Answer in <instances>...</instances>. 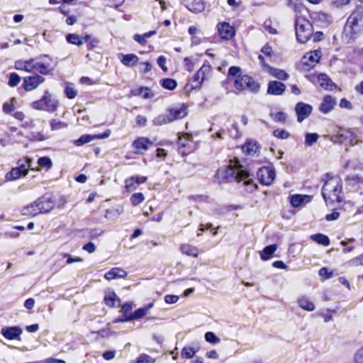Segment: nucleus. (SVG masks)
Returning <instances> with one entry per match:
<instances>
[{"instance_id": "45", "label": "nucleus", "mask_w": 363, "mask_h": 363, "mask_svg": "<svg viewBox=\"0 0 363 363\" xmlns=\"http://www.w3.org/2000/svg\"><path fill=\"white\" fill-rule=\"evenodd\" d=\"M318 138L319 135L317 133H306L305 135V145L308 147L312 146L318 140Z\"/></svg>"}, {"instance_id": "41", "label": "nucleus", "mask_w": 363, "mask_h": 363, "mask_svg": "<svg viewBox=\"0 0 363 363\" xmlns=\"http://www.w3.org/2000/svg\"><path fill=\"white\" fill-rule=\"evenodd\" d=\"M96 138L97 136L94 135H82L79 139L74 140V144L76 146H82L96 139Z\"/></svg>"}, {"instance_id": "6", "label": "nucleus", "mask_w": 363, "mask_h": 363, "mask_svg": "<svg viewBox=\"0 0 363 363\" xmlns=\"http://www.w3.org/2000/svg\"><path fill=\"white\" fill-rule=\"evenodd\" d=\"M361 19L362 15L358 11L352 12L347 19L345 31L350 34L352 38H354L360 31L359 21Z\"/></svg>"}, {"instance_id": "2", "label": "nucleus", "mask_w": 363, "mask_h": 363, "mask_svg": "<svg viewBox=\"0 0 363 363\" xmlns=\"http://www.w3.org/2000/svg\"><path fill=\"white\" fill-rule=\"evenodd\" d=\"M322 195L327 205L340 203L343 199L342 182L340 177L328 179L322 188Z\"/></svg>"}, {"instance_id": "35", "label": "nucleus", "mask_w": 363, "mask_h": 363, "mask_svg": "<svg viewBox=\"0 0 363 363\" xmlns=\"http://www.w3.org/2000/svg\"><path fill=\"white\" fill-rule=\"evenodd\" d=\"M38 167L36 168L39 169L38 171H40L41 169H44L45 171L50 170L52 167V162L51 159L48 157H41L38 160Z\"/></svg>"}, {"instance_id": "44", "label": "nucleus", "mask_w": 363, "mask_h": 363, "mask_svg": "<svg viewBox=\"0 0 363 363\" xmlns=\"http://www.w3.org/2000/svg\"><path fill=\"white\" fill-rule=\"evenodd\" d=\"M271 74L280 80H286L289 77V74L284 70L277 68L272 69Z\"/></svg>"}, {"instance_id": "50", "label": "nucleus", "mask_w": 363, "mask_h": 363, "mask_svg": "<svg viewBox=\"0 0 363 363\" xmlns=\"http://www.w3.org/2000/svg\"><path fill=\"white\" fill-rule=\"evenodd\" d=\"M21 81L19 75L15 72L10 74L9 79V85L11 87H14L18 85Z\"/></svg>"}, {"instance_id": "63", "label": "nucleus", "mask_w": 363, "mask_h": 363, "mask_svg": "<svg viewBox=\"0 0 363 363\" xmlns=\"http://www.w3.org/2000/svg\"><path fill=\"white\" fill-rule=\"evenodd\" d=\"M133 39L140 45H145L147 41L143 35L135 34Z\"/></svg>"}, {"instance_id": "38", "label": "nucleus", "mask_w": 363, "mask_h": 363, "mask_svg": "<svg viewBox=\"0 0 363 363\" xmlns=\"http://www.w3.org/2000/svg\"><path fill=\"white\" fill-rule=\"evenodd\" d=\"M311 238L315 242L322 245L323 246H328L330 245L329 238L322 233H317L312 235Z\"/></svg>"}, {"instance_id": "62", "label": "nucleus", "mask_w": 363, "mask_h": 363, "mask_svg": "<svg viewBox=\"0 0 363 363\" xmlns=\"http://www.w3.org/2000/svg\"><path fill=\"white\" fill-rule=\"evenodd\" d=\"M233 130H230V136L233 138H238L240 137V133L238 131V126L237 123H233L232 125Z\"/></svg>"}, {"instance_id": "33", "label": "nucleus", "mask_w": 363, "mask_h": 363, "mask_svg": "<svg viewBox=\"0 0 363 363\" xmlns=\"http://www.w3.org/2000/svg\"><path fill=\"white\" fill-rule=\"evenodd\" d=\"M277 250V245L276 244L266 246L262 251L259 252L261 259L263 260L269 259Z\"/></svg>"}, {"instance_id": "64", "label": "nucleus", "mask_w": 363, "mask_h": 363, "mask_svg": "<svg viewBox=\"0 0 363 363\" xmlns=\"http://www.w3.org/2000/svg\"><path fill=\"white\" fill-rule=\"evenodd\" d=\"M166 58L164 56H160L157 58V64L162 68V69L164 72H167V68L165 66Z\"/></svg>"}, {"instance_id": "32", "label": "nucleus", "mask_w": 363, "mask_h": 363, "mask_svg": "<svg viewBox=\"0 0 363 363\" xmlns=\"http://www.w3.org/2000/svg\"><path fill=\"white\" fill-rule=\"evenodd\" d=\"M180 250L183 254L188 256L197 257L199 255V249L197 247L190 244H183L181 246Z\"/></svg>"}, {"instance_id": "53", "label": "nucleus", "mask_w": 363, "mask_h": 363, "mask_svg": "<svg viewBox=\"0 0 363 363\" xmlns=\"http://www.w3.org/2000/svg\"><path fill=\"white\" fill-rule=\"evenodd\" d=\"M274 135L280 139H286L289 136V133L284 129H277L275 130L273 133Z\"/></svg>"}, {"instance_id": "51", "label": "nucleus", "mask_w": 363, "mask_h": 363, "mask_svg": "<svg viewBox=\"0 0 363 363\" xmlns=\"http://www.w3.org/2000/svg\"><path fill=\"white\" fill-rule=\"evenodd\" d=\"M67 127L65 123L53 119L50 121V128L52 130H58Z\"/></svg>"}, {"instance_id": "19", "label": "nucleus", "mask_w": 363, "mask_h": 363, "mask_svg": "<svg viewBox=\"0 0 363 363\" xmlns=\"http://www.w3.org/2000/svg\"><path fill=\"white\" fill-rule=\"evenodd\" d=\"M168 113L172 122L174 120L182 119L187 115V106L182 104L179 107H175L169 110Z\"/></svg>"}, {"instance_id": "18", "label": "nucleus", "mask_w": 363, "mask_h": 363, "mask_svg": "<svg viewBox=\"0 0 363 363\" xmlns=\"http://www.w3.org/2000/svg\"><path fill=\"white\" fill-rule=\"evenodd\" d=\"M286 90V86L278 81H271L268 84L267 93L272 95H281Z\"/></svg>"}, {"instance_id": "27", "label": "nucleus", "mask_w": 363, "mask_h": 363, "mask_svg": "<svg viewBox=\"0 0 363 363\" xmlns=\"http://www.w3.org/2000/svg\"><path fill=\"white\" fill-rule=\"evenodd\" d=\"M318 81L321 87L328 90H333L335 88V84L325 74H320L318 76Z\"/></svg>"}, {"instance_id": "60", "label": "nucleus", "mask_w": 363, "mask_h": 363, "mask_svg": "<svg viewBox=\"0 0 363 363\" xmlns=\"http://www.w3.org/2000/svg\"><path fill=\"white\" fill-rule=\"evenodd\" d=\"M82 249L89 253H92L95 251L96 247L93 242H89L83 246Z\"/></svg>"}, {"instance_id": "23", "label": "nucleus", "mask_w": 363, "mask_h": 363, "mask_svg": "<svg viewBox=\"0 0 363 363\" xmlns=\"http://www.w3.org/2000/svg\"><path fill=\"white\" fill-rule=\"evenodd\" d=\"M185 6L193 13H200L204 10L203 0H185Z\"/></svg>"}, {"instance_id": "59", "label": "nucleus", "mask_w": 363, "mask_h": 363, "mask_svg": "<svg viewBox=\"0 0 363 363\" xmlns=\"http://www.w3.org/2000/svg\"><path fill=\"white\" fill-rule=\"evenodd\" d=\"M319 275L321 277H325L326 279H330L333 277V272H328L326 267H322L319 270Z\"/></svg>"}, {"instance_id": "43", "label": "nucleus", "mask_w": 363, "mask_h": 363, "mask_svg": "<svg viewBox=\"0 0 363 363\" xmlns=\"http://www.w3.org/2000/svg\"><path fill=\"white\" fill-rule=\"evenodd\" d=\"M65 94L68 99H72L76 97L77 92L74 89V85L72 84L66 83V86L65 87Z\"/></svg>"}, {"instance_id": "55", "label": "nucleus", "mask_w": 363, "mask_h": 363, "mask_svg": "<svg viewBox=\"0 0 363 363\" xmlns=\"http://www.w3.org/2000/svg\"><path fill=\"white\" fill-rule=\"evenodd\" d=\"M132 311V306L130 303H126L122 306L121 311L124 315V318L129 315H130V311Z\"/></svg>"}, {"instance_id": "58", "label": "nucleus", "mask_w": 363, "mask_h": 363, "mask_svg": "<svg viewBox=\"0 0 363 363\" xmlns=\"http://www.w3.org/2000/svg\"><path fill=\"white\" fill-rule=\"evenodd\" d=\"M179 300V296L176 295H166L164 297V301L168 304H172L177 302Z\"/></svg>"}, {"instance_id": "36", "label": "nucleus", "mask_w": 363, "mask_h": 363, "mask_svg": "<svg viewBox=\"0 0 363 363\" xmlns=\"http://www.w3.org/2000/svg\"><path fill=\"white\" fill-rule=\"evenodd\" d=\"M89 38V35L85 36L84 38H81L77 34H68L66 36V39L68 43L77 45H81L84 43V41H87Z\"/></svg>"}, {"instance_id": "57", "label": "nucleus", "mask_w": 363, "mask_h": 363, "mask_svg": "<svg viewBox=\"0 0 363 363\" xmlns=\"http://www.w3.org/2000/svg\"><path fill=\"white\" fill-rule=\"evenodd\" d=\"M151 357L147 354H140L136 361V363H150Z\"/></svg>"}, {"instance_id": "4", "label": "nucleus", "mask_w": 363, "mask_h": 363, "mask_svg": "<svg viewBox=\"0 0 363 363\" xmlns=\"http://www.w3.org/2000/svg\"><path fill=\"white\" fill-rule=\"evenodd\" d=\"M296 35L301 43H306L312 36L313 28L312 23L302 16H297L295 22Z\"/></svg>"}, {"instance_id": "31", "label": "nucleus", "mask_w": 363, "mask_h": 363, "mask_svg": "<svg viewBox=\"0 0 363 363\" xmlns=\"http://www.w3.org/2000/svg\"><path fill=\"white\" fill-rule=\"evenodd\" d=\"M105 303L110 307H118L121 305V300L114 292L106 294L104 297Z\"/></svg>"}, {"instance_id": "24", "label": "nucleus", "mask_w": 363, "mask_h": 363, "mask_svg": "<svg viewBox=\"0 0 363 363\" xmlns=\"http://www.w3.org/2000/svg\"><path fill=\"white\" fill-rule=\"evenodd\" d=\"M335 104V98L331 96H326L320 104L319 110L323 113H328L333 110Z\"/></svg>"}, {"instance_id": "39", "label": "nucleus", "mask_w": 363, "mask_h": 363, "mask_svg": "<svg viewBox=\"0 0 363 363\" xmlns=\"http://www.w3.org/2000/svg\"><path fill=\"white\" fill-rule=\"evenodd\" d=\"M22 176H23V173L17 167H13L6 174L5 178L6 181H14Z\"/></svg>"}, {"instance_id": "16", "label": "nucleus", "mask_w": 363, "mask_h": 363, "mask_svg": "<svg viewBox=\"0 0 363 363\" xmlns=\"http://www.w3.org/2000/svg\"><path fill=\"white\" fill-rule=\"evenodd\" d=\"M36 203L40 208V213H46L50 211L55 206L54 201L50 197H41L36 200Z\"/></svg>"}, {"instance_id": "25", "label": "nucleus", "mask_w": 363, "mask_h": 363, "mask_svg": "<svg viewBox=\"0 0 363 363\" xmlns=\"http://www.w3.org/2000/svg\"><path fill=\"white\" fill-rule=\"evenodd\" d=\"M14 67L17 70L33 72H34V59L28 61L18 60L15 62Z\"/></svg>"}, {"instance_id": "13", "label": "nucleus", "mask_w": 363, "mask_h": 363, "mask_svg": "<svg viewBox=\"0 0 363 363\" xmlns=\"http://www.w3.org/2000/svg\"><path fill=\"white\" fill-rule=\"evenodd\" d=\"M33 159L26 157L18 160V167H16L23 174L26 176L28 174V170L36 172L39 169L33 167Z\"/></svg>"}, {"instance_id": "49", "label": "nucleus", "mask_w": 363, "mask_h": 363, "mask_svg": "<svg viewBox=\"0 0 363 363\" xmlns=\"http://www.w3.org/2000/svg\"><path fill=\"white\" fill-rule=\"evenodd\" d=\"M205 340L206 342L211 344H218L220 342V339L213 332L206 333Z\"/></svg>"}, {"instance_id": "48", "label": "nucleus", "mask_w": 363, "mask_h": 363, "mask_svg": "<svg viewBox=\"0 0 363 363\" xmlns=\"http://www.w3.org/2000/svg\"><path fill=\"white\" fill-rule=\"evenodd\" d=\"M145 200V196L142 193H135L130 196V201L133 205L137 206Z\"/></svg>"}, {"instance_id": "26", "label": "nucleus", "mask_w": 363, "mask_h": 363, "mask_svg": "<svg viewBox=\"0 0 363 363\" xmlns=\"http://www.w3.org/2000/svg\"><path fill=\"white\" fill-rule=\"evenodd\" d=\"M127 276V272L118 267L112 268L104 275L105 279L107 280H112L117 278H124Z\"/></svg>"}, {"instance_id": "46", "label": "nucleus", "mask_w": 363, "mask_h": 363, "mask_svg": "<svg viewBox=\"0 0 363 363\" xmlns=\"http://www.w3.org/2000/svg\"><path fill=\"white\" fill-rule=\"evenodd\" d=\"M347 265L349 267H358L363 265V258L362 255H360L357 257H355L349 261L347 262Z\"/></svg>"}, {"instance_id": "1", "label": "nucleus", "mask_w": 363, "mask_h": 363, "mask_svg": "<svg viewBox=\"0 0 363 363\" xmlns=\"http://www.w3.org/2000/svg\"><path fill=\"white\" fill-rule=\"evenodd\" d=\"M223 179L228 182H244V184L247 186V191L252 192L257 189L256 184L253 183L251 174L243 166L238 162L230 163L224 170H220Z\"/></svg>"}, {"instance_id": "61", "label": "nucleus", "mask_w": 363, "mask_h": 363, "mask_svg": "<svg viewBox=\"0 0 363 363\" xmlns=\"http://www.w3.org/2000/svg\"><path fill=\"white\" fill-rule=\"evenodd\" d=\"M355 363H363V347L359 349L354 356Z\"/></svg>"}, {"instance_id": "56", "label": "nucleus", "mask_w": 363, "mask_h": 363, "mask_svg": "<svg viewBox=\"0 0 363 363\" xmlns=\"http://www.w3.org/2000/svg\"><path fill=\"white\" fill-rule=\"evenodd\" d=\"M140 72L143 73H147L149 72L152 69V65L148 62H141L140 64Z\"/></svg>"}, {"instance_id": "17", "label": "nucleus", "mask_w": 363, "mask_h": 363, "mask_svg": "<svg viewBox=\"0 0 363 363\" xmlns=\"http://www.w3.org/2000/svg\"><path fill=\"white\" fill-rule=\"evenodd\" d=\"M153 307V303H149L147 306L144 308H140L134 311L133 314L129 315L123 319H121L119 322H126L130 321L133 320H136L143 318L145 316L149 310Z\"/></svg>"}, {"instance_id": "11", "label": "nucleus", "mask_w": 363, "mask_h": 363, "mask_svg": "<svg viewBox=\"0 0 363 363\" xmlns=\"http://www.w3.org/2000/svg\"><path fill=\"white\" fill-rule=\"evenodd\" d=\"M211 67L208 64H203V66L198 70L192 78L193 82L196 83L194 86V89L200 88L203 82L205 79V75L211 71Z\"/></svg>"}, {"instance_id": "14", "label": "nucleus", "mask_w": 363, "mask_h": 363, "mask_svg": "<svg viewBox=\"0 0 363 363\" xmlns=\"http://www.w3.org/2000/svg\"><path fill=\"white\" fill-rule=\"evenodd\" d=\"M217 27L218 33L223 39L228 40L233 38L235 35V29L228 23H219Z\"/></svg>"}, {"instance_id": "3", "label": "nucleus", "mask_w": 363, "mask_h": 363, "mask_svg": "<svg viewBox=\"0 0 363 363\" xmlns=\"http://www.w3.org/2000/svg\"><path fill=\"white\" fill-rule=\"evenodd\" d=\"M59 106L58 99L48 90H45L44 95L39 100L33 101L31 107L36 110L45 111L49 113L55 112Z\"/></svg>"}, {"instance_id": "8", "label": "nucleus", "mask_w": 363, "mask_h": 363, "mask_svg": "<svg viewBox=\"0 0 363 363\" xmlns=\"http://www.w3.org/2000/svg\"><path fill=\"white\" fill-rule=\"evenodd\" d=\"M257 177L261 184L269 186L275 179V172L270 167H263L257 171Z\"/></svg>"}, {"instance_id": "21", "label": "nucleus", "mask_w": 363, "mask_h": 363, "mask_svg": "<svg viewBox=\"0 0 363 363\" xmlns=\"http://www.w3.org/2000/svg\"><path fill=\"white\" fill-rule=\"evenodd\" d=\"M33 67L34 71H37L43 75H48L53 70V67H52L51 64L50 62L38 61L35 59Z\"/></svg>"}, {"instance_id": "15", "label": "nucleus", "mask_w": 363, "mask_h": 363, "mask_svg": "<svg viewBox=\"0 0 363 363\" xmlns=\"http://www.w3.org/2000/svg\"><path fill=\"white\" fill-rule=\"evenodd\" d=\"M22 333V329L19 326L5 327L1 329V334L8 340H19Z\"/></svg>"}, {"instance_id": "12", "label": "nucleus", "mask_w": 363, "mask_h": 363, "mask_svg": "<svg viewBox=\"0 0 363 363\" xmlns=\"http://www.w3.org/2000/svg\"><path fill=\"white\" fill-rule=\"evenodd\" d=\"M321 57V51L319 50L311 51L304 55L303 58V63L308 67V68L313 67L318 63Z\"/></svg>"}, {"instance_id": "30", "label": "nucleus", "mask_w": 363, "mask_h": 363, "mask_svg": "<svg viewBox=\"0 0 363 363\" xmlns=\"http://www.w3.org/2000/svg\"><path fill=\"white\" fill-rule=\"evenodd\" d=\"M22 214L24 216H37L40 214V208L35 201L33 203L23 208Z\"/></svg>"}, {"instance_id": "52", "label": "nucleus", "mask_w": 363, "mask_h": 363, "mask_svg": "<svg viewBox=\"0 0 363 363\" xmlns=\"http://www.w3.org/2000/svg\"><path fill=\"white\" fill-rule=\"evenodd\" d=\"M272 117L273 120L276 122H281L284 123L286 120V114L284 112H277L274 114H272Z\"/></svg>"}, {"instance_id": "47", "label": "nucleus", "mask_w": 363, "mask_h": 363, "mask_svg": "<svg viewBox=\"0 0 363 363\" xmlns=\"http://www.w3.org/2000/svg\"><path fill=\"white\" fill-rule=\"evenodd\" d=\"M195 353L196 351L194 350V348L191 347H185L182 349L181 355L182 358L191 359L194 356Z\"/></svg>"}, {"instance_id": "54", "label": "nucleus", "mask_w": 363, "mask_h": 363, "mask_svg": "<svg viewBox=\"0 0 363 363\" xmlns=\"http://www.w3.org/2000/svg\"><path fill=\"white\" fill-rule=\"evenodd\" d=\"M140 94L141 97L145 99H147L153 96L150 90L147 87H141L140 89Z\"/></svg>"}, {"instance_id": "40", "label": "nucleus", "mask_w": 363, "mask_h": 363, "mask_svg": "<svg viewBox=\"0 0 363 363\" xmlns=\"http://www.w3.org/2000/svg\"><path fill=\"white\" fill-rule=\"evenodd\" d=\"M172 122L169 113L161 114L154 118L152 123L155 125H162Z\"/></svg>"}, {"instance_id": "37", "label": "nucleus", "mask_w": 363, "mask_h": 363, "mask_svg": "<svg viewBox=\"0 0 363 363\" xmlns=\"http://www.w3.org/2000/svg\"><path fill=\"white\" fill-rule=\"evenodd\" d=\"M298 304L305 311H313L315 310V305L307 297L303 296L298 298Z\"/></svg>"}, {"instance_id": "20", "label": "nucleus", "mask_w": 363, "mask_h": 363, "mask_svg": "<svg viewBox=\"0 0 363 363\" xmlns=\"http://www.w3.org/2000/svg\"><path fill=\"white\" fill-rule=\"evenodd\" d=\"M133 145L138 150L136 153H143V151L147 150L152 145V143L148 138L141 137L136 139Z\"/></svg>"}, {"instance_id": "7", "label": "nucleus", "mask_w": 363, "mask_h": 363, "mask_svg": "<svg viewBox=\"0 0 363 363\" xmlns=\"http://www.w3.org/2000/svg\"><path fill=\"white\" fill-rule=\"evenodd\" d=\"M330 140L335 143L352 144L354 133L348 129L339 128L336 133L330 136Z\"/></svg>"}, {"instance_id": "5", "label": "nucleus", "mask_w": 363, "mask_h": 363, "mask_svg": "<svg viewBox=\"0 0 363 363\" xmlns=\"http://www.w3.org/2000/svg\"><path fill=\"white\" fill-rule=\"evenodd\" d=\"M234 85L240 91L249 89L253 93H257L259 90V84L248 75L238 76L235 80Z\"/></svg>"}, {"instance_id": "42", "label": "nucleus", "mask_w": 363, "mask_h": 363, "mask_svg": "<svg viewBox=\"0 0 363 363\" xmlns=\"http://www.w3.org/2000/svg\"><path fill=\"white\" fill-rule=\"evenodd\" d=\"M160 84L166 89L173 90L177 87V83L173 79L166 78L160 81Z\"/></svg>"}, {"instance_id": "29", "label": "nucleus", "mask_w": 363, "mask_h": 363, "mask_svg": "<svg viewBox=\"0 0 363 363\" xmlns=\"http://www.w3.org/2000/svg\"><path fill=\"white\" fill-rule=\"evenodd\" d=\"M310 201V198L306 195L296 194L291 196L290 199V203L294 207H299L303 204L308 203Z\"/></svg>"}, {"instance_id": "34", "label": "nucleus", "mask_w": 363, "mask_h": 363, "mask_svg": "<svg viewBox=\"0 0 363 363\" xmlns=\"http://www.w3.org/2000/svg\"><path fill=\"white\" fill-rule=\"evenodd\" d=\"M259 147L255 142L247 141L242 146L243 152L248 155H254L258 151Z\"/></svg>"}, {"instance_id": "10", "label": "nucleus", "mask_w": 363, "mask_h": 363, "mask_svg": "<svg viewBox=\"0 0 363 363\" xmlns=\"http://www.w3.org/2000/svg\"><path fill=\"white\" fill-rule=\"evenodd\" d=\"M312 106L303 102H298L296 105L295 111L298 122H302L310 116L312 111Z\"/></svg>"}, {"instance_id": "22", "label": "nucleus", "mask_w": 363, "mask_h": 363, "mask_svg": "<svg viewBox=\"0 0 363 363\" xmlns=\"http://www.w3.org/2000/svg\"><path fill=\"white\" fill-rule=\"evenodd\" d=\"M146 181V177L139 175L133 176L125 180V188L128 191H133L136 188L135 184L139 185L145 183Z\"/></svg>"}, {"instance_id": "9", "label": "nucleus", "mask_w": 363, "mask_h": 363, "mask_svg": "<svg viewBox=\"0 0 363 363\" xmlns=\"http://www.w3.org/2000/svg\"><path fill=\"white\" fill-rule=\"evenodd\" d=\"M45 82V78L40 75L35 74L23 79V87L27 91L35 89Z\"/></svg>"}, {"instance_id": "28", "label": "nucleus", "mask_w": 363, "mask_h": 363, "mask_svg": "<svg viewBox=\"0 0 363 363\" xmlns=\"http://www.w3.org/2000/svg\"><path fill=\"white\" fill-rule=\"evenodd\" d=\"M119 58L121 59V62L127 67L135 66L139 60L138 56L134 54H120Z\"/></svg>"}]
</instances>
